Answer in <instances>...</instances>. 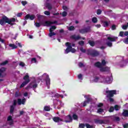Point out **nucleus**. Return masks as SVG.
I'll list each match as a JSON object with an SVG mask.
<instances>
[{
  "instance_id": "nucleus-1",
  "label": "nucleus",
  "mask_w": 128,
  "mask_h": 128,
  "mask_svg": "<svg viewBox=\"0 0 128 128\" xmlns=\"http://www.w3.org/2000/svg\"><path fill=\"white\" fill-rule=\"evenodd\" d=\"M16 22L15 18H8L6 16H4L0 20V24L1 26H4L6 24H8L10 26H14V22Z\"/></svg>"
},
{
  "instance_id": "nucleus-2",
  "label": "nucleus",
  "mask_w": 128,
  "mask_h": 128,
  "mask_svg": "<svg viewBox=\"0 0 128 128\" xmlns=\"http://www.w3.org/2000/svg\"><path fill=\"white\" fill-rule=\"evenodd\" d=\"M107 39L110 41H107L106 44L108 46H110V48L112 46V42H116V40H118V37L109 36L107 38Z\"/></svg>"
},
{
  "instance_id": "nucleus-3",
  "label": "nucleus",
  "mask_w": 128,
  "mask_h": 128,
  "mask_svg": "<svg viewBox=\"0 0 128 128\" xmlns=\"http://www.w3.org/2000/svg\"><path fill=\"white\" fill-rule=\"evenodd\" d=\"M24 80L25 82L22 84L20 88H24V86H26V84H28L30 82V76H28V74H27L26 76H24Z\"/></svg>"
},
{
  "instance_id": "nucleus-4",
  "label": "nucleus",
  "mask_w": 128,
  "mask_h": 128,
  "mask_svg": "<svg viewBox=\"0 0 128 128\" xmlns=\"http://www.w3.org/2000/svg\"><path fill=\"white\" fill-rule=\"evenodd\" d=\"M106 93L108 94V95H107L108 98H112V96H114V94H116V90H107L106 91Z\"/></svg>"
},
{
  "instance_id": "nucleus-5",
  "label": "nucleus",
  "mask_w": 128,
  "mask_h": 128,
  "mask_svg": "<svg viewBox=\"0 0 128 128\" xmlns=\"http://www.w3.org/2000/svg\"><path fill=\"white\" fill-rule=\"evenodd\" d=\"M66 46H68L65 50V54H68L70 52V50H72V44L68 42L66 43Z\"/></svg>"
},
{
  "instance_id": "nucleus-6",
  "label": "nucleus",
  "mask_w": 128,
  "mask_h": 128,
  "mask_svg": "<svg viewBox=\"0 0 128 128\" xmlns=\"http://www.w3.org/2000/svg\"><path fill=\"white\" fill-rule=\"evenodd\" d=\"M36 18V16L34 14L30 15L28 14L25 16L24 20H34V19Z\"/></svg>"
},
{
  "instance_id": "nucleus-7",
  "label": "nucleus",
  "mask_w": 128,
  "mask_h": 128,
  "mask_svg": "<svg viewBox=\"0 0 128 128\" xmlns=\"http://www.w3.org/2000/svg\"><path fill=\"white\" fill-rule=\"evenodd\" d=\"M88 54H90L91 56H98V52L94 50H88Z\"/></svg>"
},
{
  "instance_id": "nucleus-8",
  "label": "nucleus",
  "mask_w": 128,
  "mask_h": 128,
  "mask_svg": "<svg viewBox=\"0 0 128 128\" xmlns=\"http://www.w3.org/2000/svg\"><path fill=\"white\" fill-rule=\"evenodd\" d=\"M6 76V68H2L0 69V78H4Z\"/></svg>"
},
{
  "instance_id": "nucleus-9",
  "label": "nucleus",
  "mask_w": 128,
  "mask_h": 128,
  "mask_svg": "<svg viewBox=\"0 0 128 128\" xmlns=\"http://www.w3.org/2000/svg\"><path fill=\"white\" fill-rule=\"evenodd\" d=\"M43 78H46V86H50V79L48 78V75L47 74H44L42 76Z\"/></svg>"
},
{
  "instance_id": "nucleus-10",
  "label": "nucleus",
  "mask_w": 128,
  "mask_h": 128,
  "mask_svg": "<svg viewBox=\"0 0 128 128\" xmlns=\"http://www.w3.org/2000/svg\"><path fill=\"white\" fill-rule=\"evenodd\" d=\"M58 24V21H54L53 22L50 21H46L44 22V26H50L52 24Z\"/></svg>"
},
{
  "instance_id": "nucleus-11",
  "label": "nucleus",
  "mask_w": 128,
  "mask_h": 128,
  "mask_svg": "<svg viewBox=\"0 0 128 128\" xmlns=\"http://www.w3.org/2000/svg\"><path fill=\"white\" fill-rule=\"evenodd\" d=\"M72 122V118L70 115H68L65 117V122Z\"/></svg>"
},
{
  "instance_id": "nucleus-12",
  "label": "nucleus",
  "mask_w": 128,
  "mask_h": 128,
  "mask_svg": "<svg viewBox=\"0 0 128 128\" xmlns=\"http://www.w3.org/2000/svg\"><path fill=\"white\" fill-rule=\"evenodd\" d=\"M38 88V84H34L33 83H31L26 88V90H28V88Z\"/></svg>"
},
{
  "instance_id": "nucleus-13",
  "label": "nucleus",
  "mask_w": 128,
  "mask_h": 128,
  "mask_svg": "<svg viewBox=\"0 0 128 128\" xmlns=\"http://www.w3.org/2000/svg\"><path fill=\"white\" fill-rule=\"evenodd\" d=\"M90 32V27H87L85 28L82 29L80 30V32Z\"/></svg>"
},
{
  "instance_id": "nucleus-14",
  "label": "nucleus",
  "mask_w": 128,
  "mask_h": 128,
  "mask_svg": "<svg viewBox=\"0 0 128 128\" xmlns=\"http://www.w3.org/2000/svg\"><path fill=\"white\" fill-rule=\"evenodd\" d=\"M24 102H26V98L24 99H18V104L19 106H20V104H24Z\"/></svg>"
},
{
  "instance_id": "nucleus-15",
  "label": "nucleus",
  "mask_w": 128,
  "mask_h": 128,
  "mask_svg": "<svg viewBox=\"0 0 128 128\" xmlns=\"http://www.w3.org/2000/svg\"><path fill=\"white\" fill-rule=\"evenodd\" d=\"M104 82L106 83V84H110V82H112V78L108 76L104 80Z\"/></svg>"
},
{
  "instance_id": "nucleus-16",
  "label": "nucleus",
  "mask_w": 128,
  "mask_h": 128,
  "mask_svg": "<svg viewBox=\"0 0 128 128\" xmlns=\"http://www.w3.org/2000/svg\"><path fill=\"white\" fill-rule=\"evenodd\" d=\"M71 38H72L75 40H80L81 38H80V36L73 35L71 36Z\"/></svg>"
},
{
  "instance_id": "nucleus-17",
  "label": "nucleus",
  "mask_w": 128,
  "mask_h": 128,
  "mask_svg": "<svg viewBox=\"0 0 128 128\" xmlns=\"http://www.w3.org/2000/svg\"><path fill=\"white\" fill-rule=\"evenodd\" d=\"M46 6L49 10H52V6L50 3H46Z\"/></svg>"
},
{
  "instance_id": "nucleus-18",
  "label": "nucleus",
  "mask_w": 128,
  "mask_h": 128,
  "mask_svg": "<svg viewBox=\"0 0 128 128\" xmlns=\"http://www.w3.org/2000/svg\"><path fill=\"white\" fill-rule=\"evenodd\" d=\"M8 124L10 126H12L14 124V121L12 118V116H9L8 118Z\"/></svg>"
},
{
  "instance_id": "nucleus-19",
  "label": "nucleus",
  "mask_w": 128,
  "mask_h": 128,
  "mask_svg": "<svg viewBox=\"0 0 128 128\" xmlns=\"http://www.w3.org/2000/svg\"><path fill=\"white\" fill-rule=\"evenodd\" d=\"M8 46H9L10 48H11V50H14V48H18V46L14 44H9Z\"/></svg>"
},
{
  "instance_id": "nucleus-20",
  "label": "nucleus",
  "mask_w": 128,
  "mask_h": 128,
  "mask_svg": "<svg viewBox=\"0 0 128 128\" xmlns=\"http://www.w3.org/2000/svg\"><path fill=\"white\" fill-rule=\"evenodd\" d=\"M53 120L55 122H62V120L60 119L59 117H54L53 118Z\"/></svg>"
},
{
  "instance_id": "nucleus-21",
  "label": "nucleus",
  "mask_w": 128,
  "mask_h": 128,
  "mask_svg": "<svg viewBox=\"0 0 128 128\" xmlns=\"http://www.w3.org/2000/svg\"><path fill=\"white\" fill-rule=\"evenodd\" d=\"M110 70V68L108 67L100 68V72H108V70Z\"/></svg>"
},
{
  "instance_id": "nucleus-22",
  "label": "nucleus",
  "mask_w": 128,
  "mask_h": 128,
  "mask_svg": "<svg viewBox=\"0 0 128 128\" xmlns=\"http://www.w3.org/2000/svg\"><path fill=\"white\" fill-rule=\"evenodd\" d=\"M56 29V27L54 26H52L50 27V32H53L54 30Z\"/></svg>"
},
{
  "instance_id": "nucleus-23",
  "label": "nucleus",
  "mask_w": 128,
  "mask_h": 128,
  "mask_svg": "<svg viewBox=\"0 0 128 128\" xmlns=\"http://www.w3.org/2000/svg\"><path fill=\"white\" fill-rule=\"evenodd\" d=\"M123 116H128V110H124L122 113Z\"/></svg>"
},
{
  "instance_id": "nucleus-24",
  "label": "nucleus",
  "mask_w": 128,
  "mask_h": 128,
  "mask_svg": "<svg viewBox=\"0 0 128 128\" xmlns=\"http://www.w3.org/2000/svg\"><path fill=\"white\" fill-rule=\"evenodd\" d=\"M95 66H96L97 68H102V64L101 62H97L95 64Z\"/></svg>"
},
{
  "instance_id": "nucleus-25",
  "label": "nucleus",
  "mask_w": 128,
  "mask_h": 128,
  "mask_svg": "<svg viewBox=\"0 0 128 128\" xmlns=\"http://www.w3.org/2000/svg\"><path fill=\"white\" fill-rule=\"evenodd\" d=\"M102 22L104 28H107V26H108V22L107 21H104Z\"/></svg>"
},
{
  "instance_id": "nucleus-26",
  "label": "nucleus",
  "mask_w": 128,
  "mask_h": 128,
  "mask_svg": "<svg viewBox=\"0 0 128 128\" xmlns=\"http://www.w3.org/2000/svg\"><path fill=\"white\" fill-rule=\"evenodd\" d=\"M44 110L46 112H50V108L48 106H45L44 107Z\"/></svg>"
},
{
  "instance_id": "nucleus-27",
  "label": "nucleus",
  "mask_w": 128,
  "mask_h": 128,
  "mask_svg": "<svg viewBox=\"0 0 128 128\" xmlns=\"http://www.w3.org/2000/svg\"><path fill=\"white\" fill-rule=\"evenodd\" d=\"M120 36H122V38L124 37V36H128V32H126V33L120 32Z\"/></svg>"
},
{
  "instance_id": "nucleus-28",
  "label": "nucleus",
  "mask_w": 128,
  "mask_h": 128,
  "mask_svg": "<svg viewBox=\"0 0 128 128\" xmlns=\"http://www.w3.org/2000/svg\"><path fill=\"white\" fill-rule=\"evenodd\" d=\"M92 22H94V24L98 22V18L96 17H94L92 18Z\"/></svg>"
},
{
  "instance_id": "nucleus-29",
  "label": "nucleus",
  "mask_w": 128,
  "mask_h": 128,
  "mask_svg": "<svg viewBox=\"0 0 128 128\" xmlns=\"http://www.w3.org/2000/svg\"><path fill=\"white\" fill-rule=\"evenodd\" d=\"M14 106H10V114H12L14 112Z\"/></svg>"
},
{
  "instance_id": "nucleus-30",
  "label": "nucleus",
  "mask_w": 128,
  "mask_h": 128,
  "mask_svg": "<svg viewBox=\"0 0 128 128\" xmlns=\"http://www.w3.org/2000/svg\"><path fill=\"white\" fill-rule=\"evenodd\" d=\"M88 44H90V46H94V41L89 40Z\"/></svg>"
},
{
  "instance_id": "nucleus-31",
  "label": "nucleus",
  "mask_w": 128,
  "mask_h": 128,
  "mask_svg": "<svg viewBox=\"0 0 128 128\" xmlns=\"http://www.w3.org/2000/svg\"><path fill=\"white\" fill-rule=\"evenodd\" d=\"M8 61L6 60L4 62L1 63L0 64V66H6V64H8Z\"/></svg>"
},
{
  "instance_id": "nucleus-32",
  "label": "nucleus",
  "mask_w": 128,
  "mask_h": 128,
  "mask_svg": "<svg viewBox=\"0 0 128 128\" xmlns=\"http://www.w3.org/2000/svg\"><path fill=\"white\" fill-rule=\"evenodd\" d=\"M68 30H74V26H70L68 27Z\"/></svg>"
},
{
  "instance_id": "nucleus-33",
  "label": "nucleus",
  "mask_w": 128,
  "mask_h": 128,
  "mask_svg": "<svg viewBox=\"0 0 128 128\" xmlns=\"http://www.w3.org/2000/svg\"><path fill=\"white\" fill-rule=\"evenodd\" d=\"M120 106H118V105H116L114 106V110H120Z\"/></svg>"
},
{
  "instance_id": "nucleus-34",
  "label": "nucleus",
  "mask_w": 128,
  "mask_h": 128,
  "mask_svg": "<svg viewBox=\"0 0 128 128\" xmlns=\"http://www.w3.org/2000/svg\"><path fill=\"white\" fill-rule=\"evenodd\" d=\"M68 16V12H66L64 11L62 12V16Z\"/></svg>"
},
{
  "instance_id": "nucleus-35",
  "label": "nucleus",
  "mask_w": 128,
  "mask_h": 128,
  "mask_svg": "<svg viewBox=\"0 0 128 128\" xmlns=\"http://www.w3.org/2000/svg\"><path fill=\"white\" fill-rule=\"evenodd\" d=\"M97 112H98V114H100V112H104V109H102V108H98V110Z\"/></svg>"
},
{
  "instance_id": "nucleus-36",
  "label": "nucleus",
  "mask_w": 128,
  "mask_h": 128,
  "mask_svg": "<svg viewBox=\"0 0 128 128\" xmlns=\"http://www.w3.org/2000/svg\"><path fill=\"white\" fill-rule=\"evenodd\" d=\"M44 14H46V16H50V11H45L44 12Z\"/></svg>"
},
{
  "instance_id": "nucleus-37",
  "label": "nucleus",
  "mask_w": 128,
  "mask_h": 128,
  "mask_svg": "<svg viewBox=\"0 0 128 128\" xmlns=\"http://www.w3.org/2000/svg\"><path fill=\"white\" fill-rule=\"evenodd\" d=\"M19 66H22V68H24V66H26V64H24V62H20V64H19Z\"/></svg>"
},
{
  "instance_id": "nucleus-38",
  "label": "nucleus",
  "mask_w": 128,
  "mask_h": 128,
  "mask_svg": "<svg viewBox=\"0 0 128 128\" xmlns=\"http://www.w3.org/2000/svg\"><path fill=\"white\" fill-rule=\"evenodd\" d=\"M106 60H102V64H102V66H106Z\"/></svg>"
},
{
  "instance_id": "nucleus-39",
  "label": "nucleus",
  "mask_w": 128,
  "mask_h": 128,
  "mask_svg": "<svg viewBox=\"0 0 128 128\" xmlns=\"http://www.w3.org/2000/svg\"><path fill=\"white\" fill-rule=\"evenodd\" d=\"M56 33H54V32H50L48 34L49 36H50V38H52V36H56Z\"/></svg>"
},
{
  "instance_id": "nucleus-40",
  "label": "nucleus",
  "mask_w": 128,
  "mask_h": 128,
  "mask_svg": "<svg viewBox=\"0 0 128 128\" xmlns=\"http://www.w3.org/2000/svg\"><path fill=\"white\" fill-rule=\"evenodd\" d=\"M96 14H98V15L101 14H102V10H100V9H98L97 10Z\"/></svg>"
},
{
  "instance_id": "nucleus-41",
  "label": "nucleus",
  "mask_w": 128,
  "mask_h": 128,
  "mask_svg": "<svg viewBox=\"0 0 128 128\" xmlns=\"http://www.w3.org/2000/svg\"><path fill=\"white\" fill-rule=\"evenodd\" d=\"M114 107H112V106L110 107L109 110L110 112H114Z\"/></svg>"
},
{
  "instance_id": "nucleus-42",
  "label": "nucleus",
  "mask_w": 128,
  "mask_h": 128,
  "mask_svg": "<svg viewBox=\"0 0 128 128\" xmlns=\"http://www.w3.org/2000/svg\"><path fill=\"white\" fill-rule=\"evenodd\" d=\"M116 25H114V24L112 25V30H116Z\"/></svg>"
},
{
  "instance_id": "nucleus-43",
  "label": "nucleus",
  "mask_w": 128,
  "mask_h": 128,
  "mask_svg": "<svg viewBox=\"0 0 128 128\" xmlns=\"http://www.w3.org/2000/svg\"><path fill=\"white\" fill-rule=\"evenodd\" d=\"M84 126H86L84 124H79V128H84Z\"/></svg>"
},
{
  "instance_id": "nucleus-44",
  "label": "nucleus",
  "mask_w": 128,
  "mask_h": 128,
  "mask_svg": "<svg viewBox=\"0 0 128 128\" xmlns=\"http://www.w3.org/2000/svg\"><path fill=\"white\" fill-rule=\"evenodd\" d=\"M78 66H79V68H84V64L82 62H80L78 64Z\"/></svg>"
},
{
  "instance_id": "nucleus-45",
  "label": "nucleus",
  "mask_w": 128,
  "mask_h": 128,
  "mask_svg": "<svg viewBox=\"0 0 128 128\" xmlns=\"http://www.w3.org/2000/svg\"><path fill=\"white\" fill-rule=\"evenodd\" d=\"M72 118H73L74 120H78V116H76V114H73Z\"/></svg>"
},
{
  "instance_id": "nucleus-46",
  "label": "nucleus",
  "mask_w": 128,
  "mask_h": 128,
  "mask_svg": "<svg viewBox=\"0 0 128 128\" xmlns=\"http://www.w3.org/2000/svg\"><path fill=\"white\" fill-rule=\"evenodd\" d=\"M21 4H22V6H26V4H28V2H26V1H22Z\"/></svg>"
},
{
  "instance_id": "nucleus-47",
  "label": "nucleus",
  "mask_w": 128,
  "mask_h": 128,
  "mask_svg": "<svg viewBox=\"0 0 128 128\" xmlns=\"http://www.w3.org/2000/svg\"><path fill=\"white\" fill-rule=\"evenodd\" d=\"M35 24H36V28H40V23L36 22Z\"/></svg>"
},
{
  "instance_id": "nucleus-48",
  "label": "nucleus",
  "mask_w": 128,
  "mask_h": 128,
  "mask_svg": "<svg viewBox=\"0 0 128 128\" xmlns=\"http://www.w3.org/2000/svg\"><path fill=\"white\" fill-rule=\"evenodd\" d=\"M78 44L80 46H82L83 44H84V41L82 40V41L79 42Z\"/></svg>"
},
{
  "instance_id": "nucleus-49",
  "label": "nucleus",
  "mask_w": 128,
  "mask_h": 128,
  "mask_svg": "<svg viewBox=\"0 0 128 128\" xmlns=\"http://www.w3.org/2000/svg\"><path fill=\"white\" fill-rule=\"evenodd\" d=\"M122 28L123 30H126V28H128V25H124V26H122Z\"/></svg>"
},
{
  "instance_id": "nucleus-50",
  "label": "nucleus",
  "mask_w": 128,
  "mask_h": 128,
  "mask_svg": "<svg viewBox=\"0 0 128 128\" xmlns=\"http://www.w3.org/2000/svg\"><path fill=\"white\" fill-rule=\"evenodd\" d=\"M86 128H92V126L90 125L89 124H86Z\"/></svg>"
},
{
  "instance_id": "nucleus-51",
  "label": "nucleus",
  "mask_w": 128,
  "mask_h": 128,
  "mask_svg": "<svg viewBox=\"0 0 128 128\" xmlns=\"http://www.w3.org/2000/svg\"><path fill=\"white\" fill-rule=\"evenodd\" d=\"M104 106L102 103H100L98 104V108H102Z\"/></svg>"
},
{
  "instance_id": "nucleus-52",
  "label": "nucleus",
  "mask_w": 128,
  "mask_h": 128,
  "mask_svg": "<svg viewBox=\"0 0 128 128\" xmlns=\"http://www.w3.org/2000/svg\"><path fill=\"white\" fill-rule=\"evenodd\" d=\"M70 52H71L74 53V52H76V49L72 48V47Z\"/></svg>"
},
{
  "instance_id": "nucleus-53",
  "label": "nucleus",
  "mask_w": 128,
  "mask_h": 128,
  "mask_svg": "<svg viewBox=\"0 0 128 128\" xmlns=\"http://www.w3.org/2000/svg\"><path fill=\"white\" fill-rule=\"evenodd\" d=\"M18 102L16 101V100H14V104H13V106H16V104H17Z\"/></svg>"
},
{
  "instance_id": "nucleus-54",
  "label": "nucleus",
  "mask_w": 128,
  "mask_h": 128,
  "mask_svg": "<svg viewBox=\"0 0 128 128\" xmlns=\"http://www.w3.org/2000/svg\"><path fill=\"white\" fill-rule=\"evenodd\" d=\"M64 10H68V7L66 6H62Z\"/></svg>"
},
{
  "instance_id": "nucleus-55",
  "label": "nucleus",
  "mask_w": 128,
  "mask_h": 128,
  "mask_svg": "<svg viewBox=\"0 0 128 128\" xmlns=\"http://www.w3.org/2000/svg\"><path fill=\"white\" fill-rule=\"evenodd\" d=\"M22 16V12H20V13H18L16 15L17 16L20 18V16Z\"/></svg>"
},
{
  "instance_id": "nucleus-56",
  "label": "nucleus",
  "mask_w": 128,
  "mask_h": 128,
  "mask_svg": "<svg viewBox=\"0 0 128 128\" xmlns=\"http://www.w3.org/2000/svg\"><path fill=\"white\" fill-rule=\"evenodd\" d=\"M80 50L82 52H86V50L82 48H80Z\"/></svg>"
},
{
  "instance_id": "nucleus-57",
  "label": "nucleus",
  "mask_w": 128,
  "mask_h": 128,
  "mask_svg": "<svg viewBox=\"0 0 128 128\" xmlns=\"http://www.w3.org/2000/svg\"><path fill=\"white\" fill-rule=\"evenodd\" d=\"M38 20H40L42 18H44V16L42 15H38Z\"/></svg>"
},
{
  "instance_id": "nucleus-58",
  "label": "nucleus",
  "mask_w": 128,
  "mask_h": 128,
  "mask_svg": "<svg viewBox=\"0 0 128 128\" xmlns=\"http://www.w3.org/2000/svg\"><path fill=\"white\" fill-rule=\"evenodd\" d=\"M123 127H124V128H128V124H123Z\"/></svg>"
},
{
  "instance_id": "nucleus-59",
  "label": "nucleus",
  "mask_w": 128,
  "mask_h": 128,
  "mask_svg": "<svg viewBox=\"0 0 128 128\" xmlns=\"http://www.w3.org/2000/svg\"><path fill=\"white\" fill-rule=\"evenodd\" d=\"M92 98H88L87 101H86V102L87 104H88V102H92Z\"/></svg>"
},
{
  "instance_id": "nucleus-60",
  "label": "nucleus",
  "mask_w": 128,
  "mask_h": 128,
  "mask_svg": "<svg viewBox=\"0 0 128 128\" xmlns=\"http://www.w3.org/2000/svg\"><path fill=\"white\" fill-rule=\"evenodd\" d=\"M98 123L100 124H104V121L102 120H98Z\"/></svg>"
},
{
  "instance_id": "nucleus-61",
  "label": "nucleus",
  "mask_w": 128,
  "mask_h": 128,
  "mask_svg": "<svg viewBox=\"0 0 128 128\" xmlns=\"http://www.w3.org/2000/svg\"><path fill=\"white\" fill-rule=\"evenodd\" d=\"M98 80V78H96L95 79H94V82H97Z\"/></svg>"
},
{
  "instance_id": "nucleus-62",
  "label": "nucleus",
  "mask_w": 128,
  "mask_h": 128,
  "mask_svg": "<svg viewBox=\"0 0 128 128\" xmlns=\"http://www.w3.org/2000/svg\"><path fill=\"white\" fill-rule=\"evenodd\" d=\"M115 120H116V122H120V118L116 117L115 118Z\"/></svg>"
},
{
  "instance_id": "nucleus-63",
  "label": "nucleus",
  "mask_w": 128,
  "mask_h": 128,
  "mask_svg": "<svg viewBox=\"0 0 128 128\" xmlns=\"http://www.w3.org/2000/svg\"><path fill=\"white\" fill-rule=\"evenodd\" d=\"M82 74H80L79 75H78V78L82 79Z\"/></svg>"
},
{
  "instance_id": "nucleus-64",
  "label": "nucleus",
  "mask_w": 128,
  "mask_h": 128,
  "mask_svg": "<svg viewBox=\"0 0 128 128\" xmlns=\"http://www.w3.org/2000/svg\"><path fill=\"white\" fill-rule=\"evenodd\" d=\"M124 42H125V44H128V38L124 41Z\"/></svg>"
}]
</instances>
